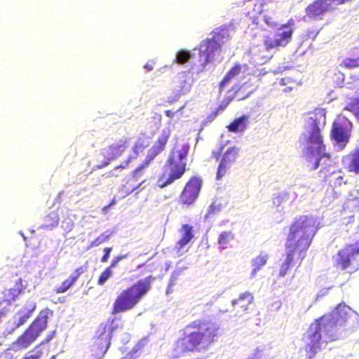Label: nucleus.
Returning a JSON list of instances; mask_svg holds the SVG:
<instances>
[{
    "label": "nucleus",
    "instance_id": "nucleus-1",
    "mask_svg": "<svg viewBox=\"0 0 359 359\" xmlns=\"http://www.w3.org/2000/svg\"><path fill=\"white\" fill-rule=\"evenodd\" d=\"M352 309L344 302L339 303L332 312L325 313L315 319L309 325L304 334L308 341L305 344V351L313 357L320 348L322 332L326 343L334 341L339 339L341 332L337 328L339 323L344 324Z\"/></svg>",
    "mask_w": 359,
    "mask_h": 359
},
{
    "label": "nucleus",
    "instance_id": "nucleus-2",
    "mask_svg": "<svg viewBox=\"0 0 359 359\" xmlns=\"http://www.w3.org/2000/svg\"><path fill=\"white\" fill-rule=\"evenodd\" d=\"M182 336L175 342V350L185 353L205 351L219 336V327L215 323L195 320L182 330Z\"/></svg>",
    "mask_w": 359,
    "mask_h": 359
},
{
    "label": "nucleus",
    "instance_id": "nucleus-3",
    "mask_svg": "<svg viewBox=\"0 0 359 359\" xmlns=\"http://www.w3.org/2000/svg\"><path fill=\"white\" fill-rule=\"evenodd\" d=\"M317 229L311 217L302 215L296 218L289 226L285 250L306 257Z\"/></svg>",
    "mask_w": 359,
    "mask_h": 359
},
{
    "label": "nucleus",
    "instance_id": "nucleus-4",
    "mask_svg": "<svg viewBox=\"0 0 359 359\" xmlns=\"http://www.w3.org/2000/svg\"><path fill=\"white\" fill-rule=\"evenodd\" d=\"M151 276L141 279L121 290L116 296L111 313L115 315L133 309L151 287Z\"/></svg>",
    "mask_w": 359,
    "mask_h": 359
},
{
    "label": "nucleus",
    "instance_id": "nucleus-5",
    "mask_svg": "<svg viewBox=\"0 0 359 359\" xmlns=\"http://www.w3.org/2000/svg\"><path fill=\"white\" fill-rule=\"evenodd\" d=\"M188 151L189 146L186 144L175 147L170 151L165 165L166 168L169 170V174L166 176V172L164 171L158 178V187L160 188H164L171 184L184 174Z\"/></svg>",
    "mask_w": 359,
    "mask_h": 359
},
{
    "label": "nucleus",
    "instance_id": "nucleus-6",
    "mask_svg": "<svg viewBox=\"0 0 359 359\" xmlns=\"http://www.w3.org/2000/svg\"><path fill=\"white\" fill-rule=\"evenodd\" d=\"M306 128L309 130V136L306 142L310 145H316V154L323 155L325 146L321 130L326 124V111L324 109L317 108L309 114L306 120Z\"/></svg>",
    "mask_w": 359,
    "mask_h": 359
},
{
    "label": "nucleus",
    "instance_id": "nucleus-7",
    "mask_svg": "<svg viewBox=\"0 0 359 359\" xmlns=\"http://www.w3.org/2000/svg\"><path fill=\"white\" fill-rule=\"evenodd\" d=\"M170 136V129H164L157 137L154 144L148 150L144 161L133 171V175L138 177L141 175V171L149 166L154 158L165 150L166 144Z\"/></svg>",
    "mask_w": 359,
    "mask_h": 359
},
{
    "label": "nucleus",
    "instance_id": "nucleus-8",
    "mask_svg": "<svg viewBox=\"0 0 359 359\" xmlns=\"http://www.w3.org/2000/svg\"><path fill=\"white\" fill-rule=\"evenodd\" d=\"M294 20L290 19L285 24L280 27L282 32H277L271 34H269L264 37V44L266 50L278 48L281 46H286L292 39L294 32L291 25H293Z\"/></svg>",
    "mask_w": 359,
    "mask_h": 359
},
{
    "label": "nucleus",
    "instance_id": "nucleus-9",
    "mask_svg": "<svg viewBox=\"0 0 359 359\" xmlns=\"http://www.w3.org/2000/svg\"><path fill=\"white\" fill-rule=\"evenodd\" d=\"M354 243L348 244L339 250L335 259L337 269L345 270L351 265L355 256L359 253V229L354 233Z\"/></svg>",
    "mask_w": 359,
    "mask_h": 359
},
{
    "label": "nucleus",
    "instance_id": "nucleus-10",
    "mask_svg": "<svg viewBox=\"0 0 359 359\" xmlns=\"http://www.w3.org/2000/svg\"><path fill=\"white\" fill-rule=\"evenodd\" d=\"M128 147V142L127 140H120L114 143L109 144L104 148L102 151L104 160L100 163L94 165L95 170H100L107 167L111 161L118 158L123 154Z\"/></svg>",
    "mask_w": 359,
    "mask_h": 359
},
{
    "label": "nucleus",
    "instance_id": "nucleus-11",
    "mask_svg": "<svg viewBox=\"0 0 359 359\" xmlns=\"http://www.w3.org/2000/svg\"><path fill=\"white\" fill-rule=\"evenodd\" d=\"M201 187L202 180L197 177H191L179 196V203L187 206L192 205L198 198Z\"/></svg>",
    "mask_w": 359,
    "mask_h": 359
},
{
    "label": "nucleus",
    "instance_id": "nucleus-12",
    "mask_svg": "<svg viewBox=\"0 0 359 359\" xmlns=\"http://www.w3.org/2000/svg\"><path fill=\"white\" fill-rule=\"evenodd\" d=\"M113 331V327H109L106 324L101 325L93 338L92 351L99 352L102 356L105 354L110 346Z\"/></svg>",
    "mask_w": 359,
    "mask_h": 359
},
{
    "label": "nucleus",
    "instance_id": "nucleus-13",
    "mask_svg": "<svg viewBox=\"0 0 359 359\" xmlns=\"http://www.w3.org/2000/svg\"><path fill=\"white\" fill-rule=\"evenodd\" d=\"M196 49L199 51V62L203 67H205L208 63L212 62L215 59V55L219 54L222 52L219 44L210 38L203 40L198 47L195 48V50Z\"/></svg>",
    "mask_w": 359,
    "mask_h": 359
},
{
    "label": "nucleus",
    "instance_id": "nucleus-14",
    "mask_svg": "<svg viewBox=\"0 0 359 359\" xmlns=\"http://www.w3.org/2000/svg\"><path fill=\"white\" fill-rule=\"evenodd\" d=\"M351 122L345 117L337 118L332 123L331 137L337 143L344 146L349 140Z\"/></svg>",
    "mask_w": 359,
    "mask_h": 359
},
{
    "label": "nucleus",
    "instance_id": "nucleus-15",
    "mask_svg": "<svg viewBox=\"0 0 359 359\" xmlns=\"http://www.w3.org/2000/svg\"><path fill=\"white\" fill-rule=\"evenodd\" d=\"M238 149L233 147L227 149L222 156L219 153L215 154L217 161H219L216 172V180H219L227 173V170L233 164L238 157Z\"/></svg>",
    "mask_w": 359,
    "mask_h": 359
},
{
    "label": "nucleus",
    "instance_id": "nucleus-16",
    "mask_svg": "<svg viewBox=\"0 0 359 359\" xmlns=\"http://www.w3.org/2000/svg\"><path fill=\"white\" fill-rule=\"evenodd\" d=\"M332 11L330 0H313L306 7L305 14L311 20H323L326 13Z\"/></svg>",
    "mask_w": 359,
    "mask_h": 359
},
{
    "label": "nucleus",
    "instance_id": "nucleus-17",
    "mask_svg": "<svg viewBox=\"0 0 359 359\" xmlns=\"http://www.w3.org/2000/svg\"><path fill=\"white\" fill-rule=\"evenodd\" d=\"M306 257L286 250L285 257L279 269L278 276L284 277L293 269H298Z\"/></svg>",
    "mask_w": 359,
    "mask_h": 359
},
{
    "label": "nucleus",
    "instance_id": "nucleus-18",
    "mask_svg": "<svg viewBox=\"0 0 359 359\" xmlns=\"http://www.w3.org/2000/svg\"><path fill=\"white\" fill-rule=\"evenodd\" d=\"M253 294L248 292L241 293L238 298L231 301L233 310L236 314L242 315L246 313L250 310V307L253 304Z\"/></svg>",
    "mask_w": 359,
    "mask_h": 359
},
{
    "label": "nucleus",
    "instance_id": "nucleus-19",
    "mask_svg": "<svg viewBox=\"0 0 359 359\" xmlns=\"http://www.w3.org/2000/svg\"><path fill=\"white\" fill-rule=\"evenodd\" d=\"M86 270V267L83 266L76 269L67 279L64 280L59 286L55 288V292L57 294L67 292L74 285L79 276L83 273Z\"/></svg>",
    "mask_w": 359,
    "mask_h": 359
},
{
    "label": "nucleus",
    "instance_id": "nucleus-20",
    "mask_svg": "<svg viewBox=\"0 0 359 359\" xmlns=\"http://www.w3.org/2000/svg\"><path fill=\"white\" fill-rule=\"evenodd\" d=\"M48 316L46 314L40 313L29 325L27 330L37 339L40 334L46 328Z\"/></svg>",
    "mask_w": 359,
    "mask_h": 359
},
{
    "label": "nucleus",
    "instance_id": "nucleus-21",
    "mask_svg": "<svg viewBox=\"0 0 359 359\" xmlns=\"http://www.w3.org/2000/svg\"><path fill=\"white\" fill-rule=\"evenodd\" d=\"M36 339L26 329L25 331L13 343V349L19 351L27 348Z\"/></svg>",
    "mask_w": 359,
    "mask_h": 359
},
{
    "label": "nucleus",
    "instance_id": "nucleus-22",
    "mask_svg": "<svg viewBox=\"0 0 359 359\" xmlns=\"http://www.w3.org/2000/svg\"><path fill=\"white\" fill-rule=\"evenodd\" d=\"M344 163L348 172L359 174V149L347 155Z\"/></svg>",
    "mask_w": 359,
    "mask_h": 359
},
{
    "label": "nucleus",
    "instance_id": "nucleus-23",
    "mask_svg": "<svg viewBox=\"0 0 359 359\" xmlns=\"http://www.w3.org/2000/svg\"><path fill=\"white\" fill-rule=\"evenodd\" d=\"M243 67L239 63H235L226 73L219 83V90L222 91L231 81L242 72Z\"/></svg>",
    "mask_w": 359,
    "mask_h": 359
},
{
    "label": "nucleus",
    "instance_id": "nucleus-24",
    "mask_svg": "<svg viewBox=\"0 0 359 359\" xmlns=\"http://www.w3.org/2000/svg\"><path fill=\"white\" fill-rule=\"evenodd\" d=\"M248 119V116L243 115L238 118H235L226 126V128L229 132L242 133L247 128Z\"/></svg>",
    "mask_w": 359,
    "mask_h": 359
},
{
    "label": "nucleus",
    "instance_id": "nucleus-25",
    "mask_svg": "<svg viewBox=\"0 0 359 359\" xmlns=\"http://www.w3.org/2000/svg\"><path fill=\"white\" fill-rule=\"evenodd\" d=\"M22 292L21 280H19L15 285L10 289L4 291V301L11 303L15 300V299Z\"/></svg>",
    "mask_w": 359,
    "mask_h": 359
},
{
    "label": "nucleus",
    "instance_id": "nucleus-26",
    "mask_svg": "<svg viewBox=\"0 0 359 359\" xmlns=\"http://www.w3.org/2000/svg\"><path fill=\"white\" fill-rule=\"evenodd\" d=\"M182 238L177 242L179 249H182L194 238L193 227L189 224H183L182 226Z\"/></svg>",
    "mask_w": 359,
    "mask_h": 359
},
{
    "label": "nucleus",
    "instance_id": "nucleus-27",
    "mask_svg": "<svg viewBox=\"0 0 359 359\" xmlns=\"http://www.w3.org/2000/svg\"><path fill=\"white\" fill-rule=\"evenodd\" d=\"M353 54L355 57H348L344 59L340 65L346 69L357 68L359 67V44L353 48Z\"/></svg>",
    "mask_w": 359,
    "mask_h": 359
},
{
    "label": "nucleus",
    "instance_id": "nucleus-28",
    "mask_svg": "<svg viewBox=\"0 0 359 359\" xmlns=\"http://www.w3.org/2000/svg\"><path fill=\"white\" fill-rule=\"evenodd\" d=\"M269 259L267 254L261 252L259 255L252 259L251 264L253 267L252 271V276H255L256 273L264 266Z\"/></svg>",
    "mask_w": 359,
    "mask_h": 359
},
{
    "label": "nucleus",
    "instance_id": "nucleus-29",
    "mask_svg": "<svg viewBox=\"0 0 359 359\" xmlns=\"http://www.w3.org/2000/svg\"><path fill=\"white\" fill-rule=\"evenodd\" d=\"M229 37V34L225 29L218 28L212 32V37L210 39L218 43L219 48L222 49V46L228 41Z\"/></svg>",
    "mask_w": 359,
    "mask_h": 359
},
{
    "label": "nucleus",
    "instance_id": "nucleus-30",
    "mask_svg": "<svg viewBox=\"0 0 359 359\" xmlns=\"http://www.w3.org/2000/svg\"><path fill=\"white\" fill-rule=\"evenodd\" d=\"M234 239V234L231 231H222L217 238V243L220 248L224 250L228 248L229 244Z\"/></svg>",
    "mask_w": 359,
    "mask_h": 359
},
{
    "label": "nucleus",
    "instance_id": "nucleus-31",
    "mask_svg": "<svg viewBox=\"0 0 359 359\" xmlns=\"http://www.w3.org/2000/svg\"><path fill=\"white\" fill-rule=\"evenodd\" d=\"M192 54L189 50H180L176 54V57L174 62L180 65L187 63L191 58Z\"/></svg>",
    "mask_w": 359,
    "mask_h": 359
},
{
    "label": "nucleus",
    "instance_id": "nucleus-32",
    "mask_svg": "<svg viewBox=\"0 0 359 359\" xmlns=\"http://www.w3.org/2000/svg\"><path fill=\"white\" fill-rule=\"evenodd\" d=\"M306 155L308 158H311L312 156L317 155L316 151V145H310L309 144V147L306 148ZM327 157L330 158V154H325V150L324 151L323 155H319V157L317 158L316 162L315 163V165L313 166V169H317L319 166L320 161L322 158V157Z\"/></svg>",
    "mask_w": 359,
    "mask_h": 359
},
{
    "label": "nucleus",
    "instance_id": "nucleus-33",
    "mask_svg": "<svg viewBox=\"0 0 359 359\" xmlns=\"http://www.w3.org/2000/svg\"><path fill=\"white\" fill-rule=\"evenodd\" d=\"M344 109L351 111L359 120V97L353 99Z\"/></svg>",
    "mask_w": 359,
    "mask_h": 359
},
{
    "label": "nucleus",
    "instance_id": "nucleus-34",
    "mask_svg": "<svg viewBox=\"0 0 359 359\" xmlns=\"http://www.w3.org/2000/svg\"><path fill=\"white\" fill-rule=\"evenodd\" d=\"M280 84L286 86L287 87L283 90L284 91H290L298 86V82L289 76H285L280 81Z\"/></svg>",
    "mask_w": 359,
    "mask_h": 359
},
{
    "label": "nucleus",
    "instance_id": "nucleus-35",
    "mask_svg": "<svg viewBox=\"0 0 359 359\" xmlns=\"http://www.w3.org/2000/svg\"><path fill=\"white\" fill-rule=\"evenodd\" d=\"M111 238L110 233H103L92 241L89 245L88 248L97 247L102 243H104L109 241Z\"/></svg>",
    "mask_w": 359,
    "mask_h": 359
},
{
    "label": "nucleus",
    "instance_id": "nucleus-36",
    "mask_svg": "<svg viewBox=\"0 0 359 359\" xmlns=\"http://www.w3.org/2000/svg\"><path fill=\"white\" fill-rule=\"evenodd\" d=\"M147 146L148 144L146 142L145 140L140 137L135 141L133 147V151L136 156H138Z\"/></svg>",
    "mask_w": 359,
    "mask_h": 359
},
{
    "label": "nucleus",
    "instance_id": "nucleus-37",
    "mask_svg": "<svg viewBox=\"0 0 359 359\" xmlns=\"http://www.w3.org/2000/svg\"><path fill=\"white\" fill-rule=\"evenodd\" d=\"M112 276V269L107 266L100 275L97 279V284L103 285Z\"/></svg>",
    "mask_w": 359,
    "mask_h": 359
},
{
    "label": "nucleus",
    "instance_id": "nucleus-38",
    "mask_svg": "<svg viewBox=\"0 0 359 359\" xmlns=\"http://www.w3.org/2000/svg\"><path fill=\"white\" fill-rule=\"evenodd\" d=\"M231 100V98H227L226 100H225L224 101H223L222 102H221L219 106L217 107V109H215V111L213 112V116H217V114L225 110L226 109V107H228L229 104L230 103Z\"/></svg>",
    "mask_w": 359,
    "mask_h": 359
},
{
    "label": "nucleus",
    "instance_id": "nucleus-39",
    "mask_svg": "<svg viewBox=\"0 0 359 359\" xmlns=\"http://www.w3.org/2000/svg\"><path fill=\"white\" fill-rule=\"evenodd\" d=\"M181 275L182 271L180 270L174 271L169 280V286H174Z\"/></svg>",
    "mask_w": 359,
    "mask_h": 359
},
{
    "label": "nucleus",
    "instance_id": "nucleus-40",
    "mask_svg": "<svg viewBox=\"0 0 359 359\" xmlns=\"http://www.w3.org/2000/svg\"><path fill=\"white\" fill-rule=\"evenodd\" d=\"M127 257H128V255L126 254L119 255L115 257L109 266H110L111 269L116 267L121 260L126 259Z\"/></svg>",
    "mask_w": 359,
    "mask_h": 359
},
{
    "label": "nucleus",
    "instance_id": "nucleus-41",
    "mask_svg": "<svg viewBox=\"0 0 359 359\" xmlns=\"http://www.w3.org/2000/svg\"><path fill=\"white\" fill-rule=\"evenodd\" d=\"M103 251H104V255L102 257L100 261L102 263H105V262H107L108 261V259H109V258L110 257V253L112 251V248L111 247L104 248Z\"/></svg>",
    "mask_w": 359,
    "mask_h": 359
},
{
    "label": "nucleus",
    "instance_id": "nucleus-42",
    "mask_svg": "<svg viewBox=\"0 0 359 359\" xmlns=\"http://www.w3.org/2000/svg\"><path fill=\"white\" fill-rule=\"evenodd\" d=\"M264 21L267 25L272 28L276 27L278 25V23L271 16L265 15L264 17Z\"/></svg>",
    "mask_w": 359,
    "mask_h": 359
},
{
    "label": "nucleus",
    "instance_id": "nucleus-43",
    "mask_svg": "<svg viewBox=\"0 0 359 359\" xmlns=\"http://www.w3.org/2000/svg\"><path fill=\"white\" fill-rule=\"evenodd\" d=\"M30 316H31L30 312L26 313L23 316H20L18 320V322L17 323V326L19 327V326L22 325L24 323H25L27 322V320L30 318Z\"/></svg>",
    "mask_w": 359,
    "mask_h": 359
},
{
    "label": "nucleus",
    "instance_id": "nucleus-44",
    "mask_svg": "<svg viewBox=\"0 0 359 359\" xmlns=\"http://www.w3.org/2000/svg\"><path fill=\"white\" fill-rule=\"evenodd\" d=\"M133 158H134V157H133V156H128L127 158V159L124 162H123L120 165H117L115 168L116 169H119V168L125 169V168H127L128 167L130 163L132 161V160Z\"/></svg>",
    "mask_w": 359,
    "mask_h": 359
},
{
    "label": "nucleus",
    "instance_id": "nucleus-45",
    "mask_svg": "<svg viewBox=\"0 0 359 359\" xmlns=\"http://www.w3.org/2000/svg\"><path fill=\"white\" fill-rule=\"evenodd\" d=\"M347 183V181H344V177L340 175V176H338L336 179H335V181L334 182V185L335 187H340L343 184H346Z\"/></svg>",
    "mask_w": 359,
    "mask_h": 359
},
{
    "label": "nucleus",
    "instance_id": "nucleus-46",
    "mask_svg": "<svg viewBox=\"0 0 359 359\" xmlns=\"http://www.w3.org/2000/svg\"><path fill=\"white\" fill-rule=\"evenodd\" d=\"M48 218H51V219L53 220V223L50 225L52 227L57 226L58 222H59V218L56 214H53V215H52V214H50L47 216V219Z\"/></svg>",
    "mask_w": 359,
    "mask_h": 359
},
{
    "label": "nucleus",
    "instance_id": "nucleus-47",
    "mask_svg": "<svg viewBox=\"0 0 359 359\" xmlns=\"http://www.w3.org/2000/svg\"><path fill=\"white\" fill-rule=\"evenodd\" d=\"M220 210V206L215 203H212L208 208V212L210 214L215 213Z\"/></svg>",
    "mask_w": 359,
    "mask_h": 359
},
{
    "label": "nucleus",
    "instance_id": "nucleus-48",
    "mask_svg": "<svg viewBox=\"0 0 359 359\" xmlns=\"http://www.w3.org/2000/svg\"><path fill=\"white\" fill-rule=\"evenodd\" d=\"M319 32L316 30H309L306 33V36L309 38L315 39L318 34Z\"/></svg>",
    "mask_w": 359,
    "mask_h": 359
},
{
    "label": "nucleus",
    "instance_id": "nucleus-49",
    "mask_svg": "<svg viewBox=\"0 0 359 359\" xmlns=\"http://www.w3.org/2000/svg\"><path fill=\"white\" fill-rule=\"evenodd\" d=\"M351 1V0H330V1H332V4H334V5L345 4L347 2H349Z\"/></svg>",
    "mask_w": 359,
    "mask_h": 359
},
{
    "label": "nucleus",
    "instance_id": "nucleus-50",
    "mask_svg": "<svg viewBox=\"0 0 359 359\" xmlns=\"http://www.w3.org/2000/svg\"><path fill=\"white\" fill-rule=\"evenodd\" d=\"M177 111H172V110L168 109L165 111V114L169 118H172Z\"/></svg>",
    "mask_w": 359,
    "mask_h": 359
},
{
    "label": "nucleus",
    "instance_id": "nucleus-51",
    "mask_svg": "<svg viewBox=\"0 0 359 359\" xmlns=\"http://www.w3.org/2000/svg\"><path fill=\"white\" fill-rule=\"evenodd\" d=\"M40 355L39 354L32 355L29 356H25L22 359H39Z\"/></svg>",
    "mask_w": 359,
    "mask_h": 359
},
{
    "label": "nucleus",
    "instance_id": "nucleus-52",
    "mask_svg": "<svg viewBox=\"0 0 359 359\" xmlns=\"http://www.w3.org/2000/svg\"><path fill=\"white\" fill-rule=\"evenodd\" d=\"M144 67L147 70V71H151L153 69V65L152 64H149V63H147L144 65Z\"/></svg>",
    "mask_w": 359,
    "mask_h": 359
},
{
    "label": "nucleus",
    "instance_id": "nucleus-53",
    "mask_svg": "<svg viewBox=\"0 0 359 359\" xmlns=\"http://www.w3.org/2000/svg\"><path fill=\"white\" fill-rule=\"evenodd\" d=\"M49 359H56V355H52Z\"/></svg>",
    "mask_w": 359,
    "mask_h": 359
},
{
    "label": "nucleus",
    "instance_id": "nucleus-54",
    "mask_svg": "<svg viewBox=\"0 0 359 359\" xmlns=\"http://www.w3.org/2000/svg\"><path fill=\"white\" fill-rule=\"evenodd\" d=\"M183 109V107H180L177 111H179Z\"/></svg>",
    "mask_w": 359,
    "mask_h": 359
},
{
    "label": "nucleus",
    "instance_id": "nucleus-55",
    "mask_svg": "<svg viewBox=\"0 0 359 359\" xmlns=\"http://www.w3.org/2000/svg\"><path fill=\"white\" fill-rule=\"evenodd\" d=\"M114 201H112V202L109 205H109H112V204H114Z\"/></svg>",
    "mask_w": 359,
    "mask_h": 359
}]
</instances>
